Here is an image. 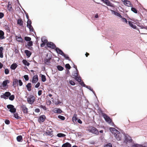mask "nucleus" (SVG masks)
<instances>
[{"label": "nucleus", "instance_id": "a878e982", "mask_svg": "<svg viewBox=\"0 0 147 147\" xmlns=\"http://www.w3.org/2000/svg\"><path fill=\"white\" fill-rule=\"evenodd\" d=\"M18 65L16 63L12 64L10 66V68L12 70H15L18 67Z\"/></svg>", "mask_w": 147, "mask_h": 147}, {"label": "nucleus", "instance_id": "bb28decb", "mask_svg": "<svg viewBox=\"0 0 147 147\" xmlns=\"http://www.w3.org/2000/svg\"><path fill=\"white\" fill-rule=\"evenodd\" d=\"M4 33L3 31L0 30V39L2 40L5 39V37L4 36Z\"/></svg>", "mask_w": 147, "mask_h": 147}, {"label": "nucleus", "instance_id": "ddd939ff", "mask_svg": "<svg viewBox=\"0 0 147 147\" xmlns=\"http://www.w3.org/2000/svg\"><path fill=\"white\" fill-rule=\"evenodd\" d=\"M78 79H77L76 78V80L79 83V84L81 86L83 87H85L86 85L84 84L83 81L82 80L81 78L79 77V78H78Z\"/></svg>", "mask_w": 147, "mask_h": 147}, {"label": "nucleus", "instance_id": "0eeeda50", "mask_svg": "<svg viewBox=\"0 0 147 147\" xmlns=\"http://www.w3.org/2000/svg\"><path fill=\"white\" fill-rule=\"evenodd\" d=\"M35 100V97L33 95H30L27 98V101L30 104L32 105Z\"/></svg>", "mask_w": 147, "mask_h": 147}, {"label": "nucleus", "instance_id": "774afa93", "mask_svg": "<svg viewBox=\"0 0 147 147\" xmlns=\"http://www.w3.org/2000/svg\"><path fill=\"white\" fill-rule=\"evenodd\" d=\"M141 145V147H147V143H145L144 144Z\"/></svg>", "mask_w": 147, "mask_h": 147}, {"label": "nucleus", "instance_id": "72a5a7b5", "mask_svg": "<svg viewBox=\"0 0 147 147\" xmlns=\"http://www.w3.org/2000/svg\"><path fill=\"white\" fill-rule=\"evenodd\" d=\"M22 62L23 64L25 66H28L30 65V63L28 62L26 59H23Z\"/></svg>", "mask_w": 147, "mask_h": 147}, {"label": "nucleus", "instance_id": "473e14b6", "mask_svg": "<svg viewBox=\"0 0 147 147\" xmlns=\"http://www.w3.org/2000/svg\"><path fill=\"white\" fill-rule=\"evenodd\" d=\"M41 41L42 42L45 43H48V41L46 39V37L45 36H43L41 38Z\"/></svg>", "mask_w": 147, "mask_h": 147}, {"label": "nucleus", "instance_id": "864d4df0", "mask_svg": "<svg viewBox=\"0 0 147 147\" xmlns=\"http://www.w3.org/2000/svg\"><path fill=\"white\" fill-rule=\"evenodd\" d=\"M131 147H141V145L137 144H134Z\"/></svg>", "mask_w": 147, "mask_h": 147}, {"label": "nucleus", "instance_id": "37998d69", "mask_svg": "<svg viewBox=\"0 0 147 147\" xmlns=\"http://www.w3.org/2000/svg\"><path fill=\"white\" fill-rule=\"evenodd\" d=\"M66 135L64 134L61 133H59L57 134V136L58 137H65Z\"/></svg>", "mask_w": 147, "mask_h": 147}, {"label": "nucleus", "instance_id": "412c9836", "mask_svg": "<svg viewBox=\"0 0 147 147\" xmlns=\"http://www.w3.org/2000/svg\"><path fill=\"white\" fill-rule=\"evenodd\" d=\"M110 10L111 11L112 13L114 14L115 15L120 18H122V16L118 12H117L112 10Z\"/></svg>", "mask_w": 147, "mask_h": 147}, {"label": "nucleus", "instance_id": "a19ab883", "mask_svg": "<svg viewBox=\"0 0 147 147\" xmlns=\"http://www.w3.org/2000/svg\"><path fill=\"white\" fill-rule=\"evenodd\" d=\"M41 81L43 82H45L46 81V76L43 74H41Z\"/></svg>", "mask_w": 147, "mask_h": 147}, {"label": "nucleus", "instance_id": "a211bd4d", "mask_svg": "<svg viewBox=\"0 0 147 147\" xmlns=\"http://www.w3.org/2000/svg\"><path fill=\"white\" fill-rule=\"evenodd\" d=\"M19 36H18L17 35H16V40L20 42H23V40L22 38L20 35L19 34Z\"/></svg>", "mask_w": 147, "mask_h": 147}, {"label": "nucleus", "instance_id": "8fccbe9b", "mask_svg": "<svg viewBox=\"0 0 147 147\" xmlns=\"http://www.w3.org/2000/svg\"><path fill=\"white\" fill-rule=\"evenodd\" d=\"M104 147H113L112 144L110 143H107L105 145Z\"/></svg>", "mask_w": 147, "mask_h": 147}, {"label": "nucleus", "instance_id": "dca6fc26", "mask_svg": "<svg viewBox=\"0 0 147 147\" xmlns=\"http://www.w3.org/2000/svg\"><path fill=\"white\" fill-rule=\"evenodd\" d=\"M53 112L55 113L60 114L63 112L62 110L60 108H55L53 110Z\"/></svg>", "mask_w": 147, "mask_h": 147}, {"label": "nucleus", "instance_id": "6e6552de", "mask_svg": "<svg viewBox=\"0 0 147 147\" xmlns=\"http://www.w3.org/2000/svg\"><path fill=\"white\" fill-rule=\"evenodd\" d=\"M11 93L9 91H6L3 94L1 95L0 97L1 98H4L5 99H6L8 98L10 96Z\"/></svg>", "mask_w": 147, "mask_h": 147}, {"label": "nucleus", "instance_id": "20e7f679", "mask_svg": "<svg viewBox=\"0 0 147 147\" xmlns=\"http://www.w3.org/2000/svg\"><path fill=\"white\" fill-rule=\"evenodd\" d=\"M88 130L90 132L96 135H98L99 134V133L98 130L94 127H90Z\"/></svg>", "mask_w": 147, "mask_h": 147}, {"label": "nucleus", "instance_id": "e2e57ef3", "mask_svg": "<svg viewBox=\"0 0 147 147\" xmlns=\"http://www.w3.org/2000/svg\"><path fill=\"white\" fill-rule=\"evenodd\" d=\"M24 12L25 14L26 15V18L27 19H29V16L28 13L25 11V10H24Z\"/></svg>", "mask_w": 147, "mask_h": 147}, {"label": "nucleus", "instance_id": "603ef678", "mask_svg": "<svg viewBox=\"0 0 147 147\" xmlns=\"http://www.w3.org/2000/svg\"><path fill=\"white\" fill-rule=\"evenodd\" d=\"M58 117L59 119L63 121L65 120V118L64 116L61 115H59Z\"/></svg>", "mask_w": 147, "mask_h": 147}, {"label": "nucleus", "instance_id": "4d7b16f0", "mask_svg": "<svg viewBox=\"0 0 147 147\" xmlns=\"http://www.w3.org/2000/svg\"><path fill=\"white\" fill-rule=\"evenodd\" d=\"M39 107L43 109L44 110H47V108L45 106H43L41 105H40Z\"/></svg>", "mask_w": 147, "mask_h": 147}, {"label": "nucleus", "instance_id": "ea45409f", "mask_svg": "<svg viewBox=\"0 0 147 147\" xmlns=\"http://www.w3.org/2000/svg\"><path fill=\"white\" fill-rule=\"evenodd\" d=\"M13 113L14 117L17 119H21V117L18 116V114L17 113Z\"/></svg>", "mask_w": 147, "mask_h": 147}, {"label": "nucleus", "instance_id": "7ed1b4c3", "mask_svg": "<svg viewBox=\"0 0 147 147\" xmlns=\"http://www.w3.org/2000/svg\"><path fill=\"white\" fill-rule=\"evenodd\" d=\"M13 86L14 87V85L17 84V85H19L20 86H22L23 85V83L20 79L18 80L16 78L13 79Z\"/></svg>", "mask_w": 147, "mask_h": 147}, {"label": "nucleus", "instance_id": "39448f33", "mask_svg": "<svg viewBox=\"0 0 147 147\" xmlns=\"http://www.w3.org/2000/svg\"><path fill=\"white\" fill-rule=\"evenodd\" d=\"M7 108L9 109V111L11 113H15L16 112V109L14 106L11 104L8 105H7Z\"/></svg>", "mask_w": 147, "mask_h": 147}, {"label": "nucleus", "instance_id": "9b49d317", "mask_svg": "<svg viewBox=\"0 0 147 147\" xmlns=\"http://www.w3.org/2000/svg\"><path fill=\"white\" fill-rule=\"evenodd\" d=\"M72 75L74 77V78L75 80L76 78L78 79V78H79L81 77L79 75L78 70V71L76 70V71H74L72 73Z\"/></svg>", "mask_w": 147, "mask_h": 147}, {"label": "nucleus", "instance_id": "9d476101", "mask_svg": "<svg viewBox=\"0 0 147 147\" xmlns=\"http://www.w3.org/2000/svg\"><path fill=\"white\" fill-rule=\"evenodd\" d=\"M9 83V81L8 80H5L3 81L1 85L0 86V88H1V89H2V87H3V88L7 87H8V85H7Z\"/></svg>", "mask_w": 147, "mask_h": 147}, {"label": "nucleus", "instance_id": "423d86ee", "mask_svg": "<svg viewBox=\"0 0 147 147\" xmlns=\"http://www.w3.org/2000/svg\"><path fill=\"white\" fill-rule=\"evenodd\" d=\"M102 115L106 121L109 123H110L112 122V119L107 114L103 113H102Z\"/></svg>", "mask_w": 147, "mask_h": 147}, {"label": "nucleus", "instance_id": "49530a36", "mask_svg": "<svg viewBox=\"0 0 147 147\" xmlns=\"http://www.w3.org/2000/svg\"><path fill=\"white\" fill-rule=\"evenodd\" d=\"M5 29L7 30L8 32H10V30L8 25H5Z\"/></svg>", "mask_w": 147, "mask_h": 147}, {"label": "nucleus", "instance_id": "cd10ccee", "mask_svg": "<svg viewBox=\"0 0 147 147\" xmlns=\"http://www.w3.org/2000/svg\"><path fill=\"white\" fill-rule=\"evenodd\" d=\"M26 87L28 91H30L31 90L32 86L30 83H29L26 85Z\"/></svg>", "mask_w": 147, "mask_h": 147}, {"label": "nucleus", "instance_id": "2f4dec72", "mask_svg": "<svg viewBox=\"0 0 147 147\" xmlns=\"http://www.w3.org/2000/svg\"><path fill=\"white\" fill-rule=\"evenodd\" d=\"M78 119V118L77 117V115L76 114H74L72 118V121L74 122H76Z\"/></svg>", "mask_w": 147, "mask_h": 147}, {"label": "nucleus", "instance_id": "58836bf2", "mask_svg": "<svg viewBox=\"0 0 147 147\" xmlns=\"http://www.w3.org/2000/svg\"><path fill=\"white\" fill-rule=\"evenodd\" d=\"M53 131L52 130H51V131H50L49 130H47V131H46L45 133L46 134L49 136H51L52 135V136H53Z\"/></svg>", "mask_w": 147, "mask_h": 147}, {"label": "nucleus", "instance_id": "338daca9", "mask_svg": "<svg viewBox=\"0 0 147 147\" xmlns=\"http://www.w3.org/2000/svg\"><path fill=\"white\" fill-rule=\"evenodd\" d=\"M77 121V122L78 123H80V124H81L82 123V121L80 119H78Z\"/></svg>", "mask_w": 147, "mask_h": 147}, {"label": "nucleus", "instance_id": "c85d7f7f", "mask_svg": "<svg viewBox=\"0 0 147 147\" xmlns=\"http://www.w3.org/2000/svg\"><path fill=\"white\" fill-rule=\"evenodd\" d=\"M124 5L129 7H131L132 6V5L131 3L130 2L127 0L124 3Z\"/></svg>", "mask_w": 147, "mask_h": 147}, {"label": "nucleus", "instance_id": "6ab92c4d", "mask_svg": "<svg viewBox=\"0 0 147 147\" xmlns=\"http://www.w3.org/2000/svg\"><path fill=\"white\" fill-rule=\"evenodd\" d=\"M33 44V42L30 40L28 42L27 45H26L25 46L26 47V46H28L29 47L28 48V49L30 50H31L33 48L32 47H31V46H32Z\"/></svg>", "mask_w": 147, "mask_h": 147}, {"label": "nucleus", "instance_id": "bf43d9fd", "mask_svg": "<svg viewBox=\"0 0 147 147\" xmlns=\"http://www.w3.org/2000/svg\"><path fill=\"white\" fill-rule=\"evenodd\" d=\"M5 123L7 125H9L10 123V122L9 120L6 119L5 121Z\"/></svg>", "mask_w": 147, "mask_h": 147}, {"label": "nucleus", "instance_id": "e433bc0d", "mask_svg": "<svg viewBox=\"0 0 147 147\" xmlns=\"http://www.w3.org/2000/svg\"><path fill=\"white\" fill-rule=\"evenodd\" d=\"M28 19V21L27 22V24L26 25V27H30V26H31L32 25V21H31V20L29 19H29Z\"/></svg>", "mask_w": 147, "mask_h": 147}, {"label": "nucleus", "instance_id": "c756f323", "mask_svg": "<svg viewBox=\"0 0 147 147\" xmlns=\"http://www.w3.org/2000/svg\"><path fill=\"white\" fill-rule=\"evenodd\" d=\"M61 147H71V145L69 142H67L63 144Z\"/></svg>", "mask_w": 147, "mask_h": 147}, {"label": "nucleus", "instance_id": "0e129e2a", "mask_svg": "<svg viewBox=\"0 0 147 147\" xmlns=\"http://www.w3.org/2000/svg\"><path fill=\"white\" fill-rule=\"evenodd\" d=\"M4 16V14L3 12H0V19H2Z\"/></svg>", "mask_w": 147, "mask_h": 147}, {"label": "nucleus", "instance_id": "f03ea898", "mask_svg": "<svg viewBox=\"0 0 147 147\" xmlns=\"http://www.w3.org/2000/svg\"><path fill=\"white\" fill-rule=\"evenodd\" d=\"M123 135L124 136L125 140L124 142L126 144L127 143H132L133 140L131 137L127 134H126L124 132H123Z\"/></svg>", "mask_w": 147, "mask_h": 147}, {"label": "nucleus", "instance_id": "5701e85b", "mask_svg": "<svg viewBox=\"0 0 147 147\" xmlns=\"http://www.w3.org/2000/svg\"><path fill=\"white\" fill-rule=\"evenodd\" d=\"M24 53L26 54L28 58L30 57L32 54V53L30 51L28 50H26L24 51Z\"/></svg>", "mask_w": 147, "mask_h": 147}, {"label": "nucleus", "instance_id": "69168bd1", "mask_svg": "<svg viewBox=\"0 0 147 147\" xmlns=\"http://www.w3.org/2000/svg\"><path fill=\"white\" fill-rule=\"evenodd\" d=\"M30 32H33L36 35V32H35L34 28H32L31 29H29Z\"/></svg>", "mask_w": 147, "mask_h": 147}, {"label": "nucleus", "instance_id": "052dcab7", "mask_svg": "<svg viewBox=\"0 0 147 147\" xmlns=\"http://www.w3.org/2000/svg\"><path fill=\"white\" fill-rule=\"evenodd\" d=\"M40 82H38L37 84L35 85V87L36 88H38L40 86Z\"/></svg>", "mask_w": 147, "mask_h": 147}, {"label": "nucleus", "instance_id": "2eb2a0df", "mask_svg": "<svg viewBox=\"0 0 147 147\" xmlns=\"http://www.w3.org/2000/svg\"><path fill=\"white\" fill-rule=\"evenodd\" d=\"M46 118V117L44 115H40L38 117V122L40 123V122H43L44 121Z\"/></svg>", "mask_w": 147, "mask_h": 147}, {"label": "nucleus", "instance_id": "7c9ffc66", "mask_svg": "<svg viewBox=\"0 0 147 147\" xmlns=\"http://www.w3.org/2000/svg\"><path fill=\"white\" fill-rule=\"evenodd\" d=\"M105 3L108 6L111 7H113V4L108 0H106Z\"/></svg>", "mask_w": 147, "mask_h": 147}, {"label": "nucleus", "instance_id": "de8ad7c7", "mask_svg": "<svg viewBox=\"0 0 147 147\" xmlns=\"http://www.w3.org/2000/svg\"><path fill=\"white\" fill-rule=\"evenodd\" d=\"M24 40L28 42H29L31 40V38L28 36H25L24 38Z\"/></svg>", "mask_w": 147, "mask_h": 147}, {"label": "nucleus", "instance_id": "b1692460", "mask_svg": "<svg viewBox=\"0 0 147 147\" xmlns=\"http://www.w3.org/2000/svg\"><path fill=\"white\" fill-rule=\"evenodd\" d=\"M22 111L24 113L27 114L28 113V109L26 107V105H23L22 106Z\"/></svg>", "mask_w": 147, "mask_h": 147}, {"label": "nucleus", "instance_id": "aec40b11", "mask_svg": "<svg viewBox=\"0 0 147 147\" xmlns=\"http://www.w3.org/2000/svg\"><path fill=\"white\" fill-rule=\"evenodd\" d=\"M109 130L112 133L115 135V133L116 134L117 132H118L119 131L114 128L111 127L109 128Z\"/></svg>", "mask_w": 147, "mask_h": 147}, {"label": "nucleus", "instance_id": "09e8293b", "mask_svg": "<svg viewBox=\"0 0 147 147\" xmlns=\"http://www.w3.org/2000/svg\"><path fill=\"white\" fill-rule=\"evenodd\" d=\"M65 67L66 69H70L71 68V67L69 63H67L65 65Z\"/></svg>", "mask_w": 147, "mask_h": 147}, {"label": "nucleus", "instance_id": "13d9d810", "mask_svg": "<svg viewBox=\"0 0 147 147\" xmlns=\"http://www.w3.org/2000/svg\"><path fill=\"white\" fill-rule=\"evenodd\" d=\"M4 73L5 74H7L9 73V71L7 68H6L5 69Z\"/></svg>", "mask_w": 147, "mask_h": 147}, {"label": "nucleus", "instance_id": "f704fd0d", "mask_svg": "<svg viewBox=\"0 0 147 147\" xmlns=\"http://www.w3.org/2000/svg\"><path fill=\"white\" fill-rule=\"evenodd\" d=\"M17 141L20 142H21L22 141V137L21 135L18 136L16 138Z\"/></svg>", "mask_w": 147, "mask_h": 147}, {"label": "nucleus", "instance_id": "f257e3e1", "mask_svg": "<svg viewBox=\"0 0 147 147\" xmlns=\"http://www.w3.org/2000/svg\"><path fill=\"white\" fill-rule=\"evenodd\" d=\"M49 56L48 58L46 57L44 59V64L47 65H49L51 63V60L52 59V56L51 54H47L46 55V57Z\"/></svg>", "mask_w": 147, "mask_h": 147}, {"label": "nucleus", "instance_id": "5fc2aeb1", "mask_svg": "<svg viewBox=\"0 0 147 147\" xmlns=\"http://www.w3.org/2000/svg\"><path fill=\"white\" fill-rule=\"evenodd\" d=\"M69 84L72 86H74L76 84L75 82L72 80H70L69 81Z\"/></svg>", "mask_w": 147, "mask_h": 147}, {"label": "nucleus", "instance_id": "3c124183", "mask_svg": "<svg viewBox=\"0 0 147 147\" xmlns=\"http://www.w3.org/2000/svg\"><path fill=\"white\" fill-rule=\"evenodd\" d=\"M121 18V20H122V21L123 22H125L126 23V24H127V23L128 22L127 20H126V19L125 18L122 17V18Z\"/></svg>", "mask_w": 147, "mask_h": 147}, {"label": "nucleus", "instance_id": "c03bdc74", "mask_svg": "<svg viewBox=\"0 0 147 147\" xmlns=\"http://www.w3.org/2000/svg\"><path fill=\"white\" fill-rule=\"evenodd\" d=\"M131 10L135 13H138V10L136 8L132 7V6L131 8Z\"/></svg>", "mask_w": 147, "mask_h": 147}, {"label": "nucleus", "instance_id": "f8f14e48", "mask_svg": "<svg viewBox=\"0 0 147 147\" xmlns=\"http://www.w3.org/2000/svg\"><path fill=\"white\" fill-rule=\"evenodd\" d=\"M114 136L117 140H121L122 136L121 133L119 131L116 134L115 133Z\"/></svg>", "mask_w": 147, "mask_h": 147}, {"label": "nucleus", "instance_id": "680f3d73", "mask_svg": "<svg viewBox=\"0 0 147 147\" xmlns=\"http://www.w3.org/2000/svg\"><path fill=\"white\" fill-rule=\"evenodd\" d=\"M104 134H102L100 135V139L101 140H103L104 139Z\"/></svg>", "mask_w": 147, "mask_h": 147}, {"label": "nucleus", "instance_id": "393cba45", "mask_svg": "<svg viewBox=\"0 0 147 147\" xmlns=\"http://www.w3.org/2000/svg\"><path fill=\"white\" fill-rule=\"evenodd\" d=\"M128 24L133 29H135L136 27V26L134 24V23L131 21H129L128 22Z\"/></svg>", "mask_w": 147, "mask_h": 147}, {"label": "nucleus", "instance_id": "1a4fd4ad", "mask_svg": "<svg viewBox=\"0 0 147 147\" xmlns=\"http://www.w3.org/2000/svg\"><path fill=\"white\" fill-rule=\"evenodd\" d=\"M47 46L51 49H54L55 51L57 47H56L55 44L51 42H49L47 44Z\"/></svg>", "mask_w": 147, "mask_h": 147}, {"label": "nucleus", "instance_id": "4c0bfd02", "mask_svg": "<svg viewBox=\"0 0 147 147\" xmlns=\"http://www.w3.org/2000/svg\"><path fill=\"white\" fill-rule=\"evenodd\" d=\"M63 56L64 58L66 60H68L69 61H70L72 62V61H71V59L69 58V57L68 55H67L65 54V53L64 54V55L62 56Z\"/></svg>", "mask_w": 147, "mask_h": 147}, {"label": "nucleus", "instance_id": "4468645a", "mask_svg": "<svg viewBox=\"0 0 147 147\" xmlns=\"http://www.w3.org/2000/svg\"><path fill=\"white\" fill-rule=\"evenodd\" d=\"M38 76L37 75H34L32 79V81L30 80V82H31L33 84L36 83L38 81Z\"/></svg>", "mask_w": 147, "mask_h": 147}, {"label": "nucleus", "instance_id": "c9c22d12", "mask_svg": "<svg viewBox=\"0 0 147 147\" xmlns=\"http://www.w3.org/2000/svg\"><path fill=\"white\" fill-rule=\"evenodd\" d=\"M3 47H0V57L1 58L3 57Z\"/></svg>", "mask_w": 147, "mask_h": 147}, {"label": "nucleus", "instance_id": "f3484780", "mask_svg": "<svg viewBox=\"0 0 147 147\" xmlns=\"http://www.w3.org/2000/svg\"><path fill=\"white\" fill-rule=\"evenodd\" d=\"M55 49V51L58 54L63 56L64 55V53L63 51L58 47H57Z\"/></svg>", "mask_w": 147, "mask_h": 147}, {"label": "nucleus", "instance_id": "a18cd8bd", "mask_svg": "<svg viewBox=\"0 0 147 147\" xmlns=\"http://www.w3.org/2000/svg\"><path fill=\"white\" fill-rule=\"evenodd\" d=\"M15 98V96L14 94H12L11 95L10 94V96L9 97V99L13 101L14 99Z\"/></svg>", "mask_w": 147, "mask_h": 147}, {"label": "nucleus", "instance_id": "6e6d98bb", "mask_svg": "<svg viewBox=\"0 0 147 147\" xmlns=\"http://www.w3.org/2000/svg\"><path fill=\"white\" fill-rule=\"evenodd\" d=\"M24 77L26 81H27L29 80V78L28 75H25L24 76Z\"/></svg>", "mask_w": 147, "mask_h": 147}, {"label": "nucleus", "instance_id": "4be33fe9", "mask_svg": "<svg viewBox=\"0 0 147 147\" xmlns=\"http://www.w3.org/2000/svg\"><path fill=\"white\" fill-rule=\"evenodd\" d=\"M23 22L21 19H18L17 20V24L22 27H24Z\"/></svg>", "mask_w": 147, "mask_h": 147}, {"label": "nucleus", "instance_id": "79ce46f5", "mask_svg": "<svg viewBox=\"0 0 147 147\" xmlns=\"http://www.w3.org/2000/svg\"><path fill=\"white\" fill-rule=\"evenodd\" d=\"M57 69L59 71H62L64 69V67L60 65H57Z\"/></svg>", "mask_w": 147, "mask_h": 147}]
</instances>
